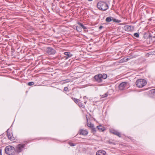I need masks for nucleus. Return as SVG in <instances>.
<instances>
[{"mask_svg":"<svg viewBox=\"0 0 155 155\" xmlns=\"http://www.w3.org/2000/svg\"><path fill=\"white\" fill-rule=\"evenodd\" d=\"M126 58H123L121 60H120V63H123L124 62H126L127 61H126Z\"/></svg>","mask_w":155,"mask_h":155,"instance_id":"21","label":"nucleus"},{"mask_svg":"<svg viewBox=\"0 0 155 155\" xmlns=\"http://www.w3.org/2000/svg\"><path fill=\"white\" fill-rule=\"evenodd\" d=\"M103 27L102 26H101L99 27V29H101L103 28Z\"/></svg>","mask_w":155,"mask_h":155,"instance_id":"31","label":"nucleus"},{"mask_svg":"<svg viewBox=\"0 0 155 155\" xmlns=\"http://www.w3.org/2000/svg\"><path fill=\"white\" fill-rule=\"evenodd\" d=\"M64 90L65 91H67L68 90V88L67 87H65L64 88Z\"/></svg>","mask_w":155,"mask_h":155,"instance_id":"28","label":"nucleus"},{"mask_svg":"<svg viewBox=\"0 0 155 155\" xmlns=\"http://www.w3.org/2000/svg\"><path fill=\"white\" fill-rule=\"evenodd\" d=\"M78 24L81 27L84 29H87V28L86 27L84 26L83 25L81 24V23L79 22L78 23Z\"/></svg>","mask_w":155,"mask_h":155,"instance_id":"18","label":"nucleus"},{"mask_svg":"<svg viewBox=\"0 0 155 155\" xmlns=\"http://www.w3.org/2000/svg\"><path fill=\"white\" fill-rule=\"evenodd\" d=\"M7 136L8 139L11 140H14V137H13L12 134L9 133H7Z\"/></svg>","mask_w":155,"mask_h":155,"instance_id":"13","label":"nucleus"},{"mask_svg":"<svg viewBox=\"0 0 155 155\" xmlns=\"http://www.w3.org/2000/svg\"><path fill=\"white\" fill-rule=\"evenodd\" d=\"M112 21L114 22H117V23H120L121 21L120 20H119L118 19H116L113 18Z\"/></svg>","mask_w":155,"mask_h":155,"instance_id":"19","label":"nucleus"},{"mask_svg":"<svg viewBox=\"0 0 155 155\" xmlns=\"http://www.w3.org/2000/svg\"><path fill=\"white\" fill-rule=\"evenodd\" d=\"M80 131V134L83 135H86L88 134V132L86 130L81 129Z\"/></svg>","mask_w":155,"mask_h":155,"instance_id":"11","label":"nucleus"},{"mask_svg":"<svg viewBox=\"0 0 155 155\" xmlns=\"http://www.w3.org/2000/svg\"><path fill=\"white\" fill-rule=\"evenodd\" d=\"M69 144L71 146H75V144H74V143H69Z\"/></svg>","mask_w":155,"mask_h":155,"instance_id":"29","label":"nucleus"},{"mask_svg":"<svg viewBox=\"0 0 155 155\" xmlns=\"http://www.w3.org/2000/svg\"><path fill=\"white\" fill-rule=\"evenodd\" d=\"M76 29L79 32H81L82 30L81 28L79 27H76Z\"/></svg>","mask_w":155,"mask_h":155,"instance_id":"20","label":"nucleus"},{"mask_svg":"<svg viewBox=\"0 0 155 155\" xmlns=\"http://www.w3.org/2000/svg\"><path fill=\"white\" fill-rule=\"evenodd\" d=\"M101 76L102 80L103 79H106L107 77V75L106 74H101Z\"/></svg>","mask_w":155,"mask_h":155,"instance_id":"17","label":"nucleus"},{"mask_svg":"<svg viewBox=\"0 0 155 155\" xmlns=\"http://www.w3.org/2000/svg\"><path fill=\"white\" fill-rule=\"evenodd\" d=\"M72 99L76 103H78V102L79 101V100L77 99H76L72 97Z\"/></svg>","mask_w":155,"mask_h":155,"instance_id":"22","label":"nucleus"},{"mask_svg":"<svg viewBox=\"0 0 155 155\" xmlns=\"http://www.w3.org/2000/svg\"><path fill=\"white\" fill-rule=\"evenodd\" d=\"M88 0L89 1H92L93 0Z\"/></svg>","mask_w":155,"mask_h":155,"instance_id":"33","label":"nucleus"},{"mask_svg":"<svg viewBox=\"0 0 155 155\" xmlns=\"http://www.w3.org/2000/svg\"><path fill=\"white\" fill-rule=\"evenodd\" d=\"M101 76V74H99L95 75L94 76V78L97 82H101L102 81Z\"/></svg>","mask_w":155,"mask_h":155,"instance_id":"7","label":"nucleus"},{"mask_svg":"<svg viewBox=\"0 0 155 155\" xmlns=\"http://www.w3.org/2000/svg\"><path fill=\"white\" fill-rule=\"evenodd\" d=\"M34 82H30L28 83V85L29 86H31L34 85Z\"/></svg>","mask_w":155,"mask_h":155,"instance_id":"23","label":"nucleus"},{"mask_svg":"<svg viewBox=\"0 0 155 155\" xmlns=\"http://www.w3.org/2000/svg\"><path fill=\"white\" fill-rule=\"evenodd\" d=\"M126 61H127L129 60L130 59H131V57H129L128 58H126Z\"/></svg>","mask_w":155,"mask_h":155,"instance_id":"30","label":"nucleus"},{"mask_svg":"<svg viewBox=\"0 0 155 155\" xmlns=\"http://www.w3.org/2000/svg\"><path fill=\"white\" fill-rule=\"evenodd\" d=\"M46 51L49 54H55L56 52L55 50L51 47L48 48L46 50Z\"/></svg>","mask_w":155,"mask_h":155,"instance_id":"6","label":"nucleus"},{"mask_svg":"<svg viewBox=\"0 0 155 155\" xmlns=\"http://www.w3.org/2000/svg\"><path fill=\"white\" fill-rule=\"evenodd\" d=\"M113 17H108L106 19V21L107 22H109L112 21Z\"/></svg>","mask_w":155,"mask_h":155,"instance_id":"16","label":"nucleus"},{"mask_svg":"<svg viewBox=\"0 0 155 155\" xmlns=\"http://www.w3.org/2000/svg\"><path fill=\"white\" fill-rule=\"evenodd\" d=\"M97 6L99 9L103 11H105L108 8L107 5L103 2H99L97 4Z\"/></svg>","mask_w":155,"mask_h":155,"instance_id":"2","label":"nucleus"},{"mask_svg":"<svg viewBox=\"0 0 155 155\" xmlns=\"http://www.w3.org/2000/svg\"><path fill=\"white\" fill-rule=\"evenodd\" d=\"M87 126L91 128L93 132L95 133L96 132V128H95L94 127V124H91L90 122L87 123Z\"/></svg>","mask_w":155,"mask_h":155,"instance_id":"9","label":"nucleus"},{"mask_svg":"<svg viewBox=\"0 0 155 155\" xmlns=\"http://www.w3.org/2000/svg\"><path fill=\"white\" fill-rule=\"evenodd\" d=\"M127 82H123L121 83L119 86V88L120 90H124L126 88Z\"/></svg>","mask_w":155,"mask_h":155,"instance_id":"5","label":"nucleus"},{"mask_svg":"<svg viewBox=\"0 0 155 155\" xmlns=\"http://www.w3.org/2000/svg\"><path fill=\"white\" fill-rule=\"evenodd\" d=\"M106 153V152L105 151L100 150L96 152V155H105Z\"/></svg>","mask_w":155,"mask_h":155,"instance_id":"10","label":"nucleus"},{"mask_svg":"<svg viewBox=\"0 0 155 155\" xmlns=\"http://www.w3.org/2000/svg\"><path fill=\"white\" fill-rule=\"evenodd\" d=\"M134 36L137 38H138L139 37V35L138 33H136L134 34Z\"/></svg>","mask_w":155,"mask_h":155,"instance_id":"25","label":"nucleus"},{"mask_svg":"<svg viewBox=\"0 0 155 155\" xmlns=\"http://www.w3.org/2000/svg\"><path fill=\"white\" fill-rule=\"evenodd\" d=\"M0 155H2V150L0 149Z\"/></svg>","mask_w":155,"mask_h":155,"instance_id":"32","label":"nucleus"},{"mask_svg":"<svg viewBox=\"0 0 155 155\" xmlns=\"http://www.w3.org/2000/svg\"><path fill=\"white\" fill-rule=\"evenodd\" d=\"M25 147V144H19L17 146L15 149V151L19 153L23 150Z\"/></svg>","mask_w":155,"mask_h":155,"instance_id":"4","label":"nucleus"},{"mask_svg":"<svg viewBox=\"0 0 155 155\" xmlns=\"http://www.w3.org/2000/svg\"><path fill=\"white\" fill-rule=\"evenodd\" d=\"M107 93L105 94L104 95H103L102 96V98H104L105 97H107Z\"/></svg>","mask_w":155,"mask_h":155,"instance_id":"26","label":"nucleus"},{"mask_svg":"<svg viewBox=\"0 0 155 155\" xmlns=\"http://www.w3.org/2000/svg\"><path fill=\"white\" fill-rule=\"evenodd\" d=\"M111 132L117 136L118 137H120V134L118 131L116 130H113Z\"/></svg>","mask_w":155,"mask_h":155,"instance_id":"15","label":"nucleus"},{"mask_svg":"<svg viewBox=\"0 0 155 155\" xmlns=\"http://www.w3.org/2000/svg\"><path fill=\"white\" fill-rule=\"evenodd\" d=\"M97 129L99 130L100 131H103L105 130V128L101 125H99L97 126Z\"/></svg>","mask_w":155,"mask_h":155,"instance_id":"14","label":"nucleus"},{"mask_svg":"<svg viewBox=\"0 0 155 155\" xmlns=\"http://www.w3.org/2000/svg\"><path fill=\"white\" fill-rule=\"evenodd\" d=\"M147 84V82L143 79H138L136 81V86L139 88H141L145 86Z\"/></svg>","mask_w":155,"mask_h":155,"instance_id":"3","label":"nucleus"},{"mask_svg":"<svg viewBox=\"0 0 155 155\" xmlns=\"http://www.w3.org/2000/svg\"><path fill=\"white\" fill-rule=\"evenodd\" d=\"M5 152L9 155H12L15 154V150L14 147L11 146H8L5 148Z\"/></svg>","mask_w":155,"mask_h":155,"instance_id":"1","label":"nucleus"},{"mask_svg":"<svg viewBox=\"0 0 155 155\" xmlns=\"http://www.w3.org/2000/svg\"><path fill=\"white\" fill-rule=\"evenodd\" d=\"M124 28L125 30L127 31H132L134 29V27L133 26H130L128 25L125 26Z\"/></svg>","mask_w":155,"mask_h":155,"instance_id":"8","label":"nucleus"},{"mask_svg":"<svg viewBox=\"0 0 155 155\" xmlns=\"http://www.w3.org/2000/svg\"><path fill=\"white\" fill-rule=\"evenodd\" d=\"M150 92L152 93H154L155 92V89H152L150 90Z\"/></svg>","mask_w":155,"mask_h":155,"instance_id":"27","label":"nucleus"},{"mask_svg":"<svg viewBox=\"0 0 155 155\" xmlns=\"http://www.w3.org/2000/svg\"><path fill=\"white\" fill-rule=\"evenodd\" d=\"M78 105L80 107H82L83 108H84L85 107L84 105H83L81 103H78Z\"/></svg>","mask_w":155,"mask_h":155,"instance_id":"24","label":"nucleus"},{"mask_svg":"<svg viewBox=\"0 0 155 155\" xmlns=\"http://www.w3.org/2000/svg\"><path fill=\"white\" fill-rule=\"evenodd\" d=\"M64 54L66 55L65 57L66 58V59H67L71 57L72 56V54L68 52H65L64 53Z\"/></svg>","mask_w":155,"mask_h":155,"instance_id":"12","label":"nucleus"}]
</instances>
